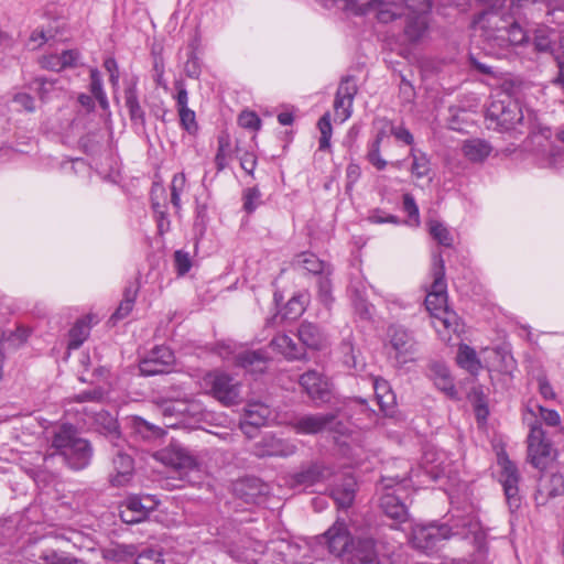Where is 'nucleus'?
<instances>
[{
  "label": "nucleus",
  "instance_id": "obj_1",
  "mask_svg": "<svg viewBox=\"0 0 564 564\" xmlns=\"http://www.w3.org/2000/svg\"><path fill=\"white\" fill-rule=\"evenodd\" d=\"M486 43L487 50L498 57L506 56L513 46L527 41V33L520 24L496 8H489L476 14L471 23Z\"/></svg>",
  "mask_w": 564,
  "mask_h": 564
},
{
  "label": "nucleus",
  "instance_id": "obj_2",
  "mask_svg": "<svg viewBox=\"0 0 564 564\" xmlns=\"http://www.w3.org/2000/svg\"><path fill=\"white\" fill-rule=\"evenodd\" d=\"M319 543L327 545L328 551L337 556L345 555L351 564H371L377 562L376 542L371 538H361L352 543L347 524L337 519L319 538Z\"/></svg>",
  "mask_w": 564,
  "mask_h": 564
},
{
  "label": "nucleus",
  "instance_id": "obj_3",
  "mask_svg": "<svg viewBox=\"0 0 564 564\" xmlns=\"http://www.w3.org/2000/svg\"><path fill=\"white\" fill-rule=\"evenodd\" d=\"M51 448L53 452L45 456V460L58 456L74 470L86 468L93 458L89 441L82 437L78 431L68 424H63L53 432Z\"/></svg>",
  "mask_w": 564,
  "mask_h": 564
},
{
  "label": "nucleus",
  "instance_id": "obj_4",
  "mask_svg": "<svg viewBox=\"0 0 564 564\" xmlns=\"http://www.w3.org/2000/svg\"><path fill=\"white\" fill-rule=\"evenodd\" d=\"M433 283L425 297V307L433 317V326L437 332L441 327L448 332L459 330V319L447 305V284L445 281V264L441 256H434Z\"/></svg>",
  "mask_w": 564,
  "mask_h": 564
},
{
  "label": "nucleus",
  "instance_id": "obj_5",
  "mask_svg": "<svg viewBox=\"0 0 564 564\" xmlns=\"http://www.w3.org/2000/svg\"><path fill=\"white\" fill-rule=\"evenodd\" d=\"M488 129L500 132L518 131L523 126L522 109L516 98H492L486 110Z\"/></svg>",
  "mask_w": 564,
  "mask_h": 564
},
{
  "label": "nucleus",
  "instance_id": "obj_6",
  "mask_svg": "<svg viewBox=\"0 0 564 564\" xmlns=\"http://www.w3.org/2000/svg\"><path fill=\"white\" fill-rule=\"evenodd\" d=\"M290 426L300 435H316L327 431L339 432L341 423L337 420V414L328 413H310L295 417Z\"/></svg>",
  "mask_w": 564,
  "mask_h": 564
},
{
  "label": "nucleus",
  "instance_id": "obj_7",
  "mask_svg": "<svg viewBox=\"0 0 564 564\" xmlns=\"http://www.w3.org/2000/svg\"><path fill=\"white\" fill-rule=\"evenodd\" d=\"M389 355L394 359L397 367H402L415 359L416 341L411 333L398 326L389 328Z\"/></svg>",
  "mask_w": 564,
  "mask_h": 564
},
{
  "label": "nucleus",
  "instance_id": "obj_8",
  "mask_svg": "<svg viewBox=\"0 0 564 564\" xmlns=\"http://www.w3.org/2000/svg\"><path fill=\"white\" fill-rule=\"evenodd\" d=\"M203 381L208 392L223 404L238 403L240 398L239 384L230 376L223 372H209Z\"/></svg>",
  "mask_w": 564,
  "mask_h": 564
},
{
  "label": "nucleus",
  "instance_id": "obj_9",
  "mask_svg": "<svg viewBox=\"0 0 564 564\" xmlns=\"http://www.w3.org/2000/svg\"><path fill=\"white\" fill-rule=\"evenodd\" d=\"M528 460L538 469H544L552 453V443L546 438L545 432L535 422L528 435Z\"/></svg>",
  "mask_w": 564,
  "mask_h": 564
},
{
  "label": "nucleus",
  "instance_id": "obj_10",
  "mask_svg": "<svg viewBox=\"0 0 564 564\" xmlns=\"http://www.w3.org/2000/svg\"><path fill=\"white\" fill-rule=\"evenodd\" d=\"M175 365L174 352L165 346L154 347L139 364L142 376L170 373Z\"/></svg>",
  "mask_w": 564,
  "mask_h": 564
},
{
  "label": "nucleus",
  "instance_id": "obj_11",
  "mask_svg": "<svg viewBox=\"0 0 564 564\" xmlns=\"http://www.w3.org/2000/svg\"><path fill=\"white\" fill-rule=\"evenodd\" d=\"M501 467L500 482L502 485L507 503L511 511H516L521 506V497L519 495L520 474L513 462L508 457L499 458Z\"/></svg>",
  "mask_w": 564,
  "mask_h": 564
},
{
  "label": "nucleus",
  "instance_id": "obj_12",
  "mask_svg": "<svg viewBox=\"0 0 564 564\" xmlns=\"http://www.w3.org/2000/svg\"><path fill=\"white\" fill-rule=\"evenodd\" d=\"M297 451L296 444L291 440L276 437L273 434H265L253 444L252 454L258 458L265 457H290Z\"/></svg>",
  "mask_w": 564,
  "mask_h": 564
},
{
  "label": "nucleus",
  "instance_id": "obj_13",
  "mask_svg": "<svg viewBox=\"0 0 564 564\" xmlns=\"http://www.w3.org/2000/svg\"><path fill=\"white\" fill-rule=\"evenodd\" d=\"M454 534L452 528L446 524L437 525L431 523L416 527L413 530L412 543L414 547L429 552L437 546L440 542L449 539Z\"/></svg>",
  "mask_w": 564,
  "mask_h": 564
},
{
  "label": "nucleus",
  "instance_id": "obj_14",
  "mask_svg": "<svg viewBox=\"0 0 564 564\" xmlns=\"http://www.w3.org/2000/svg\"><path fill=\"white\" fill-rule=\"evenodd\" d=\"M299 383L313 401L327 403L333 397V383L316 370L304 372L300 377Z\"/></svg>",
  "mask_w": 564,
  "mask_h": 564
},
{
  "label": "nucleus",
  "instance_id": "obj_15",
  "mask_svg": "<svg viewBox=\"0 0 564 564\" xmlns=\"http://www.w3.org/2000/svg\"><path fill=\"white\" fill-rule=\"evenodd\" d=\"M333 474L332 468L322 463H312L293 474L289 479L292 488H308L324 481Z\"/></svg>",
  "mask_w": 564,
  "mask_h": 564
},
{
  "label": "nucleus",
  "instance_id": "obj_16",
  "mask_svg": "<svg viewBox=\"0 0 564 564\" xmlns=\"http://www.w3.org/2000/svg\"><path fill=\"white\" fill-rule=\"evenodd\" d=\"M158 456L164 465L171 466L175 469H194L197 467L196 457L180 444H171L166 448L162 449Z\"/></svg>",
  "mask_w": 564,
  "mask_h": 564
},
{
  "label": "nucleus",
  "instance_id": "obj_17",
  "mask_svg": "<svg viewBox=\"0 0 564 564\" xmlns=\"http://www.w3.org/2000/svg\"><path fill=\"white\" fill-rule=\"evenodd\" d=\"M268 491V485L257 477H245L234 484L235 495L247 503H257Z\"/></svg>",
  "mask_w": 564,
  "mask_h": 564
},
{
  "label": "nucleus",
  "instance_id": "obj_18",
  "mask_svg": "<svg viewBox=\"0 0 564 564\" xmlns=\"http://www.w3.org/2000/svg\"><path fill=\"white\" fill-rule=\"evenodd\" d=\"M116 449L112 459L115 474L111 475L110 481L113 486L127 485L133 471V459L129 454L123 453V445L121 447H113Z\"/></svg>",
  "mask_w": 564,
  "mask_h": 564
},
{
  "label": "nucleus",
  "instance_id": "obj_19",
  "mask_svg": "<svg viewBox=\"0 0 564 564\" xmlns=\"http://www.w3.org/2000/svg\"><path fill=\"white\" fill-rule=\"evenodd\" d=\"M397 6L386 0H368L360 4L357 15L375 12L379 22L389 23L401 15Z\"/></svg>",
  "mask_w": 564,
  "mask_h": 564
},
{
  "label": "nucleus",
  "instance_id": "obj_20",
  "mask_svg": "<svg viewBox=\"0 0 564 564\" xmlns=\"http://www.w3.org/2000/svg\"><path fill=\"white\" fill-rule=\"evenodd\" d=\"M430 377L435 387L442 391L447 398L458 400L459 394L454 384L453 378L448 368L440 362H434L430 366Z\"/></svg>",
  "mask_w": 564,
  "mask_h": 564
},
{
  "label": "nucleus",
  "instance_id": "obj_21",
  "mask_svg": "<svg viewBox=\"0 0 564 564\" xmlns=\"http://www.w3.org/2000/svg\"><path fill=\"white\" fill-rule=\"evenodd\" d=\"M97 431L105 435L112 447H121L124 440L121 436L117 420L107 412H100L96 416Z\"/></svg>",
  "mask_w": 564,
  "mask_h": 564
},
{
  "label": "nucleus",
  "instance_id": "obj_22",
  "mask_svg": "<svg viewBox=\"0 0 564 564\" xmlns=\"http://www.w3.org/2000/svg\"><path fill=\"white\" fill-rule=\"evenodd\" d=\"M303 347L319 350L326 346V336L322 329L310 322H303L297 330Z\"/></svg>",
  "mask_w": 564,
  "mask_h": 564
},
{
  "label": "nucleus",
  "instance_id": "obj_23",
  "mask_svg": "<svg viewBox=\"0 0 564 564\" xmlns=\"http://www.w3.org/2000/svg\"><path fill=\"white\" fill-rule=\"evenodd\" d=\"M269 357L263 350H247L236 357V362L252 373H262L267 369Z\"/></svg>",
  "mask_w": 564,
  "mask_h": 564
},
{
  "label": "nucleus",
  "instance_id": "obj_24",
  "mask_svg": "<svg viewBox=\"0 0 564 564\" xmlns=\"http://www.w3.org/2000/svg\"><path fill=\"white\" fill-rule=\"evenodd\" d=\"M126 107L129 111L130 120L133 124L141 128L145 127V113L139 102L137 84L130 83L124 89Z\"/></svg>",
  "mask_w": 564,
  "mask_h": 564
},
{
  "label": "nucleus",
  "instance_id": "obj_25",
  "mask_svg": "<svg viewBox=\"0 0 564 564\" xmlns=\"http://www.w3.org/2000/svg\"><path fill=\"white\" fill-rule=\"evenodd\" d=\"M381 510L391 519L403 522L408 518L405 505L394 492H386L380 497Z\"/></svg>",
  "mask_w": 564,
  "mask_h": 564
},
{
  "label": "nucleus",
  "instance_id": "obj_26",
  "mask_svg": "<svg viewBox=\"0 0 564 564\" xmlns=\"http://www.w3.org/2000/svg\"><path fill=\"white\" fill-rule=\"evenodd\" d=\"M564 479L561 475H552L549 480L542 482L535 494V502L543 506L547 502L549 498H554L563 494Z\"/></svg>",
  "mask_w": 564,
  "mask_h": 564
},
{
  "label": "nucleus",
  "instance_id": "obj_27",
  "mask_svg": "<svg viewBox=\"0 0 564 564\" xmlns=\"http://www.w3.org/2000/svg\"><path fill=\"white\" fill-rule=\"evenodd\" d=\"M270 345L288 359H301L305 356L303 346L297 345L290 336L285 334L276 335Z\"/></svg>",
  "mask_w": 564,
  "mask_h": 564
},
{
  "label": "nucleus",
  "instance_id": "obj_28",
  "mask_svg": "<svg viewBox=\"0 0 564 564\" xmlns=\"http://www.w3.org/2000/svg\"><path fill=\"white\" fill-rule=\"evenodd\" d=\"M491 145L482 139H469L463 143L462 152L470 162H482L491 152Z\"/></svg>",
  "mask_w": 564,
  "mask_h": 564
},
{
  "label": "nucleus",
  "instance_id": "obj_29",
  "mask_svg": "<svg viewBox=\"0 0 564 564\" xmlns=\"http://www.w3.org/2000/svg\"><path fill=\"white\" fill-rule=\"evenodd\" d=\"M375 394L384 413H392L395 405V394L391 390L389 382L382 378H376L373 381Z\"/></svg>",
  "mask_w": 564,
  "mask_h": 564
},
{
  "label": "nucleus",
  "instance_id": "obj_30",
  "mask_svg": "<svg viewBox=\"0 0 564 564\" xmlns=\"http://www.w3.org/2000/svg\"><path fill=\"white\" fill-rule=\"evenodd\" d=\"M356 481L351 477L344 479L341 485H337L332 489V497L341 508L351 506L355 499Z\"/></svg>",
  "mask_w": 564,
  "mask_h": 564
},
{
  "label": "nucleus",
  "instance_id": "obj_31",
  "mask_svg": "<svg viewBox=\"0 0 564 564\" xmlns=\"http://www.w3.org/2000/svg\"><path fill=\"white\" fill-rule=\"evenodd\" d=\"M272 416L271 409L263 403H250L245 410V420L253 426H263Z\"/></svg>",
  "mask_w": 564,
  "mask_h": 564
},
{
  "label": "nucleus",
  "instance_id": "obj_32",
  "mask_svg": "<svg viewBox=\"0 0 564 564\" xmlns=\"http://www.w3.org/2000/svg\"><path fill=\"white\" fill-rule=\"evenodd\" d=\"M427 30L426 14H410L406 19L404 33L411 42L419 41Z\"/></svg>",
  "mask_w": 564,
  "mask_h": 564
},
{
  "label": "nucleus",
  "instance_id": "obj_33",
  "mask_svg": "<svg viewBox=\"0 0 564 564\" xmlns=\"http://www.w3.org/2000/svg\"><path fill=\"white\" fill-rule=\"evenodd\" d=\"M131 430L143 440L159 438L164 435V431L160 426H156L140 416H133L131 419Z\"/></svg>",
  "mask_w": 564,
  "mask_h": 564
},
{
  "label": "nucleus",
  "instance_id": "obj_34",
  "mask_svg": "<svg viewBox=\"0 0 564 564\" xmlns=\"http://www.w3.org/2000/svg\"><path fill=\"white\" fill-rule=\"evenodd\" d=\"M218 148L217 153L215 155V164L217 167V171H223L229 163V160L232 156L234 150L231 149V141L230 137L227 132H221L218 138Z\"/></svg>",
  "mask_w": 564,
  "mask_h": 564
},
{
  "label": "nucleus",
  "instance_id": "obj_35",
  "mask_svg": "<svg viewBox=\"0 0 564 564\" xmlns=\"http://www.w3.org/2000/svg\"><path fill=\"white\" fill-rule=\"evenodd\" d=\"M457 364L469 371L473 375H476L480 368L481 364L477 358L476 351L467 345H462L457 352Z\"/></svg>",
  "mask_w": 564,
  "mask_h": 564
},
{
  "label": "nucleus",
  "instance_id": "obj_36",
  "mask_svg": "<svg viewBox=\"0 0 564 564\" xmlns=\"http://www.w3.org/2000/svg\"><path fill=\"white\" fill-rule=\"evenodd\" d=\"M90 332V318L84 317L78 319L69 330V343L70 349H77L89 336Z\"/></svg>",
  "mask_w": 564,
  "mask_h": 564
},
{
  "label": "nucleus",
  "instance_id": "obj_37",
  "mask_svg": "<svg viewBox=\"0 0 564 564\" xmlns=\"http://www.w3.org/2000/svg\"><path fill=\"white\" fill-rule=\"evenodd\" d=\"M410 156L412 158L411 173L417 178L427 176L431 172V162L426 153L420 149L412 148Z\"/></svg>",
  "mask_w": 564,
  "mask_h": 564
},
{
  "label": "nucleus",
  "instance_id": "obj_38",
  "mask_svg": "<svg viewBox=\"0 0 564 564\" xmlns=\"http://www.w3.org/2000/svg\"><path fill=\"white\" fill-rule=\"evenodd\" d=\"M138 294V288L129 285L124 289L123 300L120 302L116 312L111 315V321L117 322L127 317L133 308Z\"/></svg>",
  "mask_w": 564,
  "mask_h": 564
},
{
  "label": "nucleus",
  "instance_id": "obj_39",
  "mask_svg": "<svg viewBox=\"0 0 564 564\" xmlns=\"http://www.w3.org/2000/svg\"><path fill=\"white\" fill-rule=\"evenodd\" d=\"M498 79L501 80V83L499 84V91L495 96H492V98H501L503 96H510V98H516V96L521 90V80L510 77H499Z\"/></svg>",
  "mask_w": 564,
  "mask_h": 564
},
{
  "label": "nucleus",
  "instance_id": "obj_40",
  "mask_svg": "<svg viewBox=\"0 0 564 564\" xmlns=\"http://www.w3.org/2000/svg\"><path fill=\"white\" fill-rule=\"evenodd\" d=\"M431 236L442 246L451 247L453 237L448 229L440 221L432 220L429 224Z\"/></svg>",
  "mask_w": 564,
  "mask_h": 564
},
{
  "label": "nucleus",
  "instance_id": "obj_41",
  "mask_svg": "<svg viewBox=\"0 0 564 564\" xmlns=\"http://www.w3.org/2000/svg\"><path fill=\"white\" fill-rule=\"evenodd\" d=\"M358 87L352 76H345L337 88L336 96L343 98L348 102H354V98L357 95Z\"/></svg>",
  "mask_w": 564,
  "mask_h": 564
},
{
  "label": "nucleus",
  "instance_id": "obj_42",
  "mask_svg": "<svg viewBox=\"0 0 564 564\" xmlns=\"http://www.w3.org/2000/svg\"><path fill=\"white\" fill-rule=\"evenodd\" d=\"M318 130L321 132L319 138V150L326 151L330 148L332 138V123L329 113H325L317 122Z\"/></svg>",
  "mask_w": 564,
  "mask_h": 564
},
{
  "label": "nucleus",
  "instance_id": "obj_43",
  "mask_svg": "<svg viewBox=\"0 0 564 564\" xmlns=\"http://www.w3.org/2000/svg\"><path fill=\"white\" fill-rule=\"evenodd\" d=\"M383 133H378L376 139L370 145V149L367 154L368 161L379 171L383 170L387 166V161L383 160L380 155V145L382 141Z\"/></svg>",
  "mask_w": 564,
  "mask_h": 564
},
{
  "label": "nucleus",
  "instance_id": "obj_44",
  "mask_svg": "<svg viewBox=\"0 0 564 564\" xmlns=\"http://www.w3.org/2000/svg\"><path fill=\"white\" fill-rule=\"evenodd\" d=\"M39 558L42 564H83L75 557L65 555L64 553H58L53 550L43 552Z\"/></svg>",
  "mask_w": 564,
  "mask_h": 564
},
{
  "label": "nucleus",
  "instance_id": "obj_45",
  "mask_svg": "<svg viewBox=\"0 0 564 564\" xmlns=\"http://www.w3.org/2000/svg\"><path fill=\"white\" fill-rule=\"evenodd\" d=\"M297 263L306 271L319 274L324 271V262L313 253H302L299 256Z\"/></svg>",
  "mask_w": 564,
  "mask_h": 564
},
{
  "label": "nucleus",
  "instance_id": "obj_46",
  "mask_svg": "<svg viewBox=\"0 0 564 564\" xmlns=\"http://www.w3.org/2000/svg\"><path fill=\"white\" fill-rule=\"evenodd\" d=\"M144 516L143 506L138 500L129 501L127 510L121 512V519L127 523L140 522Z\"/></svg>",
  "mask_w": 564,
  "mask_h": 564
},
{
  "label": "nucleus",
  "instance_id": "obj_47",
  "mask_svg": "<svg viewBox=\"0 0 564 564\" xmlns=\"http://www.w3.org/2000/svg\"><path fill=\"white\" fill-rule=\"evenodd\" d=\"M531 142L536 147V151L539 153L555 158L556 153L553 150L551 141L549 140V137L543 132L532 134Z\"/></svg>",
  "mask_w": 564,
  "mask_h": 564
},
{
  "label": "nucleus",
  "instance_id": "obj_48",
  "mask_svg": "<svg viewBox=\"0 0 564 564\" xmlns=\"http://www.w3.org/2000/svg\"><path fill=\"white\" fill-rule=\"evenodd\" d=\"M138 553L137 546L133 544H119L116 547L107 551V557L115 561H124L128 557H133Z\"/></svg>",
  "mask_w": 564,
  "mask_h": 564
},
{
  "label": "nucleus",
  "instance_id": "obj_49",
  "mask_svg": "<svg viewBox=\"0 0 564 564\" xmlns=\"http://www.w3.org/2000/svg\"><path fill=\"white\" fill-rule=\"evenodd\" d=\"M174 264L178 275H185L192 268L189 253L183 250L174 252Z\"/></svg>",
  "mask_w": 564,
  "mask_h": 564
},
{
  "label": "nucleus",
  "instance_id": "obj_50",
  "mask_svg": "<svg viewBox=\"0 0 564 564\" xmlns=\"http://www.w3.org/2000/svg\"><path fill=\"white\" fill-rule=\"evenodd\" d=\"M305 311L304 303L300 297H292L285 305L283 317L289 319H295Z\"/></svg>",
  "mask_w": 564,
  "mask_h": 564
},
{
  "label": "nucleus",
  "instance_id": "obj_51",
  "mask_svg": "<svg viewBox=\"0 0 564 564\" xmlns=\"http://www.w3.org/2000/svg\"><path fill=\"white\" fill-rule=\"evenodd\" d=\"M235 152L237 153V155L239 158L241 169L246 173L251 175L257 165V156L254 155V153L248 152V151L240 153L241 150L238 145H236Z\"/></svg>",
  "mask_w": 564,
  "mask_h": 564
},
{
  "label": "nucleus",
  "instance_id": "obj_52",
  "mask_svg": "<svg viewBox=\"0 0 564 564\" xmlns=\"http://www.w3.org/2000/svg\"><path fill=\"white\" fill-rule=\"evenodd\" d=\"M352 102H348L343 98L335 97L334 111L335 118L340 122L346 121L351 116Z\"/></svg>",
  "mask_w": 564,
  "mask_h": 564
},
{
  "label": "nucleus",
  "instance_id": "obj_53",
  "mask_svg": "<svg viewBox=\"0 0 564 564\" xmlns=\"http://www.w3.org/2000/svg\"><path fill=\"white\" fill-rule=\"evenodd\" d=\"M238 123L240 127L246 129L259 130L261 120L253 111H242L238 117Z\"/></svg>",
  "mask_w": 564,
  "mask_h": 564
},
{
  "label": "nucleus",
  "instance_id": "obj_54",
  "mask_svg": "<svg viewBox=\"0 0 564 564\" xmlns=\"http://www.w3.org/2000/svg\"><path fill=\"white\" fill-rule=\"evenodd\" d=\"M180 120L182 127L188 131L189 133H194L197 131V123L195 119V112L189 108L178 109Z\"/></svg>",
  "mask_w": 564,
  "mask_h": 564
},
{
  "label": "nucleus",
  "instance_id": "obj_55",
  "mask_svg": "<svg viewBox=\"0 0 564 564\" xmlns=\"http://www.w3.org/2000/svg\"><path fill=\"white\" fill-rule=\"evenodd\" d=\"M317 283L318 297L324 305L328 306L333 301L330 280L327 276H319Z\"/></svg>",
  "mask_w": 564,
  "mask_h": 564
},
{
  "label": "nucleus",
  "instance_id": "obj_56",
  "mask_svg": "<svg viewBox=\"0 0 564 564\" xmlns=\"http://www.w3.org/2000/svg\"><path fill=\"white\" fill-rule=\"evenodd\" d=\"M542 421L549 426H558L561 424V416L557 411L546 409L540 404H535Z\"/></svg>",
  "mask_w": 564,
  "mask_h": 564
},
{
  "label": "nucleus",
  "instance_id": "obj_57",
  "mask_svg": "<svg viewBox=\"0 0 564 564\" xmlns=\"http://www.w3.org/2000/svg\"><path fill=\"white\" fill-rule=\"evenodd\" d=\"M260 192L258 188H248L243 194V208L247 213H252L260 202Z\"/></svg>",
  "mask_w": 564,
  "mask_h": 564
},
{
  "label": "nucleus",
  "instance_id": "obj_58",
  "mask_svg": "<svg viewBox=\"0 0 564 564\" xmlns=\"http://www.w3.org/2000/svg\"><path fill=\"white\" fill-rule=\"evenodd\" d=\"M104 67L109 73V82L115 90L119 87V67L113 57H107L104 62Z\"/></svg>",
  "mask_w": 564,
  "mask_h": 564
},
{
  "label": "nucleus",
  "instance_id": "obj_59",
  "mask_svg": "<svg viewBox=\"0 0 564 564\" xmlns=\"http://www.w3.org/2000/svg\"><path fill=\"white\" fill-rule=\"evenodd\" d=\"M410 14H427L432 8L431 0H404Z\"/></svg>",
  "mask_w": 564,
  "mask_h": 564
},
{
  "label": "nucleus",
  "instance_id": "obj_60",
  "mask_svg": "<svg viewBox=\"0 0 564 564\" xmlns=\"http://www.w3.org/2000/svg\"><path fill=\"white\" fill-rule=\"evenodd\" d=\"M161 553L154 550H145L138 554L134 564H161Z\"/></svg>",
  "mask_w": 564,
  "mask_h": 564
},
{
  "label": "nucleus",
  "instance_id": "obj_61",
  "mask_svg": "<svg viewBox=\"0 0 564 564\" xmlns=\"http://www.w3.org/2000/svg\"><path fill=\"white\" fill-rule=\"evenodd\" d=\"M185 74L191 78H198L200 74V64L198 57L191 53L184 66Z\"/></svg>",
  "mask_w": 564,
  "mask_h": 564
},
{
  "label": "nucleus",
  "instance_id": "obj_62",
  "mask_svg": "<svg viewBox=\"0 0 564 564\" xmlns=\"http://www.w3.org/2000/svg\"><path fill=\"white\" fill-rule=\"evenodd\" d=\"M403 209L410 218H414L419 223V207L411 194L403 195Z\"/></svg>",
  "mask_w": 564,
  "mask_h": 564
},
{
  "label": "nucleus",
  "instance_id": "obj_63",
  "mask_svg": "<svg viewBox=\"0 0 564 564\" xmlns=\"http://www.w3.org/2000/svg\"><path fill=\"white\" fill-rule=\"evenodd\" d=\"M551 40L545 30H538L534 35V46L540 52H547L551 48Z\"/></svg>",
  "mask_w": 564,
  "mask_h": 564
},
{
  "label": "nucleus",
  "instance_id": "obj_64",
  "mask_svg": "<svg viewBox=\"0 0 564 564\" xmlns=\"http://www.w3.org/2000/svg\"><path fill=\"white\" fill-rule=\"evenodd\" d=\"M13 101L29 112H33L35 110L34 99L31 95L25 93H19L13 96Z\"/></svg>",
  "mask_w": 564,
  "mask_h": 564
}]
</instances>
